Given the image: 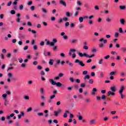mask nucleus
<instances>
[{
	"label": "nucleus",
	"instance_id": "nucleus-10",
	"mask_svg": "<svg viewBox=\"0 0 126 126\" xmlns=\"http://www.w3.org/2000/svg\"><path fill=\"white\" fill-rule=\"evenodd\" d=\"M120 22L121 25H125L126 20H125L124 19H120Z\"/></svg>",
	"mask_w": 126,
	"mask_h": 126
},
{
	"label": "nucleus",
	"instance_id": "nucleus-39",
	"mask_svg": "<svg viewBox=\"0 0 126 126\" xmlns=\"http://www.w3.org/2000/svg\"><path fill=\"white\" fill-rule=\"evenodd\" d=\"M40 111V109H38V108H36V109H34L33 110V112L34 113H37V112H39Z\"/></svg>",
	"mask_w": 126,
	"mask_h": 126
},
{
	"label": "nucleus",
	"instance_id": "nucleus-19",
	"mask_svg": "<svg viewBox=\"0 0 126 126\" xmlns=\"http://www.w3.org/2000/svg\"><path fill=\"white\" fill-rule=\"evenodd\" d=\"M68 113H69V111H66V113L63 115V118H67V114H68Z\"/></svg>",
	"mask_w": 126,
	"mask_h": 126
},
{
	"label": "nucleus",
	"instance_id": "nucleus-9",
	"mask_svg": "<svg viewBox=\"0 0 126 126\" xmlns=\"http://www.w3.org/2000/svg\"><path fill=\"white\" fill-rule=\"evenodd\" d=\"M110 90L112 92H116V91H117V88L116 87V86H113L110 87Z\"/></svg>",
	"mask_w": 126,
	"mask_h": 126
},
{
	"label": "nucleus",
	"instance_id": "nucleus-8",
	"mask_svg": "<svg viewBox=\"0 0 126 126\" xmlns=\"http://www.w3.org/2000/svg\"><path fill=\"white\" fill-rule=\"evenodd\" d=\"M96 92H97V89L96 88H93L91 92L92 95H93V96H94V95L96 94Z\"/></svg>",
	"mask_w": 126,
	"mask_h": 126
},
{
	"label": "nucleus",
	"instance_id": "nucleus-50",
	"mask_svg": "<svg viewBox=\"0 0 126 126\" xmlns=\"http://www.w3.org/2000/svg\"><path fill=\"white\" fill-rule=\"evenodd\" d=\"M119 32L120 33H123V29L122 28H120L119 30Z\"/></svg>",
	"mask_w": 126,
	"mask_h": 126
},
{
	"label": "nucleus",
	"instance_id": "nucleus-30",
	"mask_svg": "<svg viewBox=\"0 0 126 126\" xmlns=\"http://www.w3.org/2000/svg\"><path fill=\"white\" fill-rule=\"evenodd\" d=\"M24 98L25 99V100H29V99H30V98L29 97V96L28 95H25L24 96Z\"/></svg>",
	"mask_w": 126,
	"mask_h": 126
},
{
	"label": "nucleus",
	"instance_id": "nucleus-46",
	"mask_svg": "<svg viewBox=\"0 0 126 126\" xmlns=\"http://www.w3.org/2000/svg\"><path fill=\"white\" fill-rule=\"evenodd\" d=\"M83 48L84 50H88L89 49L88 46H87V45H84Z\"/></svg>",
	"mask_w": 126,
	"mask_h": 126
},
{
	"label": "nucleus",
	"instance_id": "nucleus-28",
	"mask_svg": "<svg viewBox=\"0 0 126 126\" xmlns=\"http://www.w3.org/2000/svg\"><path fill=\"white\" fill-rule=\"evenodd\" d=\"M91 51H92V53H96L97 52V49H96V48H92L91 49Z\"/></svg>",
	"mask_w": 126,
	"mask_h": 126
},
{
	"label": "nucleus",
	"instance_id": "nucleus-37",
	"mask_svg": "<svg viewBox=\"0 0 126 126\" xmlns=\"http://www.w3.org/2000/svg\"><path fill=\"white\" fill-rule=\"evenodd\" d=\"M51 3L52 4H54V5H57V1H55V0H52V1H51Z\"/></svg>",
	"mask_w": 126,
	"mask_h": 126
},
{
	"label": "nucleus",
	"instance_id": "nucleus-27",
	"mask_svg": "<svg viewBox=\"0 0 126 126\" xmlns=\"http://www.w3.org/2000/svg\"><path fill=\"white\" fill-rule=\"evenodd\" d=\"M33 49L34 51H37V50H38V46H37V45H34L33 46Z\"/></svg>",
	"mask_w": 126,
	"mask_h": 126
},
{
	"label": "nucleus",
	"instance_id": "nucleus-64",
	"mask_svg": "<svg viewBox=\"0 0 126 126\" xmlns=\"http://www.w3.org/2000/svg\"><path fill=\"white\" fill-rule=\"evenodd\" d=\"M91 76L94 77L95 76V72H92L91 73Z\"/></svg>",
	"mask_w": 126,
	"mask_h": 126
},
{
	"label": "nucleus",
	"instance_id": "nucleus-13",
	"mask_svg": "<svg viewBox=\"0 0 126 126\" xmlns=\"http://www.w3.org/2000/svg\"><path fill=\"white\" fill-rule=\"evenodd\" d=\"M21 115H18V120H20L21 119V117L24 116V112H21Z\"/></svg>",
	"mask_w": 126,
	"mask_h": 126
},
{
	"label": "nucleus",
	"instance_id": "nucleus-63",
	"mask_svg": "<svg viewBox=\"0 0 126 126\" xmlns=\"http://www.w3.org/2000/svg\"><path fill=\"white\" fill-rule=\"evenodd\" d=\"M100 48H104V44L103 43H100L99 45Z\"/></svg>",
	"mask_w": 126,
	"mask_h": 126
},
{
	"label": "nucleus",
	"instance_id": "nucleus-32",
	"mask_svg": "<svg viewBox=\"0 0 126 126\" xmlns=\"http://www.w3.org/2000/svg\"><path fill=\"white\" fill-rule=\"evenodd\" d=\"M59 114H60V113H59L58 112L55 111L54 112V116H55V117H58V116H59Z\"/></svg>",
	"mask_w": 126,
	"mask_h": 126
},
{
	"label": "nucleus",
	"instance_id": "nucleus-21",
	"mask_svg": "<svg viewBox=\"0 0 126 126\" xmlns=\"http://www.w3.org/2000/svg\"><path fill=\"white\" fill-rule=\"evenodd\" d=\"M83 17H80L79 18V21L80 22V23H82V22H83Z\"/></svg>",
	"mask_w": 126,
	"mask_h": 126
},
{
	"label": "nucleus",
	"instance_id": "nucleus-5",
	"mask_svg": "<svg viewBox=\"0 0 126 126\" xmlns=\"http://www.w3.org/2000/svg\"><path fill=\"white\" fill-rule=\"evenodd\" d=\"M75 63H78L79 65H81V66H85V64L83 63V62L78 60L76 59L75 61Z\"/></svg>",
	"mask_w": 126,
	"mask_h": 126
},
{
	"label": "nucleus",
	"instance_id": "nucleus-62",
	"mask_svg": "<svg viewBox=\"0 0 126 126\" xmlns=\"http://www.w3.org/2000/svg\"><path fill=\"white\" fill-rule=\"evenodd\" d=\"M77 4H78V5L80 6L81 5L82 3L81 2H80V1H77Z\"/></svg>",
	"mask_w": 126,
	"mask_h": 126
},
{
	"label": "nucleus",
	"instance_id": "nucleus-58",
	"mask_svg": "<svg viewBox=\"0 0 126 126\" xmlns=\"http://www.w3.org/2000/svg\"><path fill=\"white\" fill-rule=\"evenodd\" d=\"M32 63L33 65H37V64H38V62L37 61H34Z\"/></svg>",
	"mask_w": 126,
	"mask_h": 126
},
{
	"label": "nucleus",
	"instance_id": "nucleus-52",
	"mask_svg": "<svg viewBox=\"0 0 126 126\" xmlns=\"http://www.w3.org/2000/svg\"><path fill=\"white\" fill-rule=\"evenodd\" d=\"M117 61H120L121 60V57L120 56H117L116 57Z\"/></svg>",
	"mask_w": 126,
	"mask_h": 126
},
{
	"label": "nucleus",
	"instance_id": "nucleus-17",
	"mask_svg": "<svg viewBox=\"0 0 126 126\" xmlns=\"http://www.w3.org/2000/svg\"><path fill=\"white\" fill-rule=\"evenodd\" d=\"M49 63L50 65H53L54 64V60L50 59L49 60Z\"/></svg>",
	"mask_w": 126,
	"mask_h": 126
},
{
	"label": "nucleus",
	"instance_id": "nucleus-36",
	"mask_svg": "<svg viewBox=\"0 0 126 126\" xmlns=\"http://www.w3.org/2000/svg\"><path fill=\"white\" fill-rule=\"evenodd\" d=\"M18 61L20 63H23V59L22 58H19Z\"/></svg>",
	"mask_w": 126,
	"mask_h": 126
},
{
	"label": "nucleus",
	"instance_id": "nucleus-60",
	"mask_svg": "<svg viewBox=\"0 0 126 126\" xmlns=\"http://www.w3.org/2000/svg\"><path fill=\"white\" fill-rule=\"evenodd\" d=\"M33 3L32 1H29L28 3V5H31Z\"/></svg>",
	"mask_w": 126,
	"mask_h": 126
},
{
	"label": "nucleus",
	"instance_id": "nucleus-18",
	"mask_svg": "<svg viewBox=\"0 0 126 126\" xmlns=\"http://www.w3.org/2000/svg\"><path fill=\"white\" fill-rule=\"evenodd\" d=\"M40 93L41 94H44L45 93V90H44L43 88H41L40 89Z\"/></svg>",
	"mask_w": 126,
	"mask_h": 126
},
{
	"label": "nucleus",
	"instance_id": "nucleus-2",
	"mask_svg": "<svg viewBox=\"0 0 126 126\" xmlns=\"http://www.w3.org/2000/svg\"><path fill=\"white\" fill-rule=\"evenodd\" d=\"M49 82H50L52 85H56L58 87H61L63 86V84L61 83V82H58L57 83L56 81H54L53 79H50Z\"/></svg>",
	"mask_w": 126,
	"mask_h": 126
},
{
	"label": "nucleus",
	"instance_id": "nucleus-44",
	"mask_svg": "<svg viewBox=\"0 0 126 126\" xmlns=\"http://www.w3.org/2000/svg\"><path fill=\"white\" fill-rule=\"evenodd\" d=\"M101 99L102 100H105V99H106V95H105L104 94H102L101 95Z\"/></svg>",
	"mask_w": 126,
	"mask_h": 126
},
{
	"label": "nucleus",
	"instance_id": "nucleus-55",
	"mask_svg": "<svg viewBox=\"0 0 126 126\" xmlns=\"http://www.w3.org/2000/svg\"><path fill=\"white\" fill-rule=\"evenodd\" d=\"M78 14H79V13L78 11H76L74 14V16L76 17L78 16Z\"/></svg>",
	"mask_w": 126,
	"mask_h": 126
},
{
	"label": "nucleus",
	"instance_id": "nucleus-57",
	"mask_svg": "<svg viewBox=\"0 0 126 126\" xmlns=\"http://www.w3.org/2000/svg\"><path fill=\"white\" fill-rule=\"evenodd\" d=\"M43 113H37V115L39 116V117H42V116H43Z\"/></svg>",
	"mask_w": 126,
	"mask_h": 126
},
{
	"label": "nucleus",
	"instance_id": "nucleus-41",
	"mask_svg": "<svg viewBox=\"0 0 126 126\" xmlns=\"http://www.w3.org/2000/svg\"><path fill=\"white\" fill-rule=\"evenodd\" d=\"M55 97H56V95L55 94L51 95L50 97V99L51 100H53V99H54L55 98Z\"/></svg>",
	"mask_w": 126,
	"mask_h": 126
},
{
	"label": "nucleus",
	"instance_id": "nucleus-56",
	"mask_svg": "<svg viewBox=\"0 0 126 126\" xmlns=\"http://www.w3.org/2000/svg\"><path fill=\"white\" fill-rule=\"evenodd\" d=\"M67 26H69V23L68 22L65 23V27H67Z\"/></svg>",
	"mask_w": 126,
	"mask_h": 126
},
{
	"label": "nucleus",
	"instance_id": "nucleus-6",
	"mask_svg": "<svg viewBox=\"0 0 126 126\" xmlns=\"http://www.w3.org/2000/svg\"><path fill=\"white\" fill-rule=\"evenodd\" d=\"M6 93L2 95V97L3 98V99H6V97L7 95H10V91L9 90H6L5 91Z\"/></svg>",
	"mask_w": 126,
	"mask_h": 126
},
{
	"label": "nucleus",
	"instance_id": "nucleus-15",
	"mask_svg": "<svg viewBox=\"0 0 126 126\" xmlns=\"http://www.w3.org/2000/svg\"><path fill=\"white\" fill-rule=\"evenodd\" d=\"M8 104H9V101H8L7 100V99H5L4 100V106H7V105H8Z\"/></svg>",
	"mask_w": 126,
	"mask_h": 126
},
{
	"label": "nucleus",
	"instance_id": "nucleus-45",
	"mask_svg": "<svg viewBox=\"0 0 126 126\" xmlns=\"http://www.w3.org/2000/svg\"><path fill=\"white\" fill-rule=\"evenodd\" d=\"M86 74H88V71H84L83 72V75H85Z\"/></svg>",
	"mask_w": 126,
	"mask_h": 126
},
{
	"label": "nucleus",
	"instance_id": "nucleus-14",
	"mask_svg": "<svg viewBox=\"0 0 126 126\" xmlns=\"http://www.w3.org/2000/svg\"><path fill=\"white\" fill-rule=\"evenodd\" d=\"M104 73H103L102 72H100L99 73V78H103V77H104Z\"/></svg>",
	"mask_w": 126,
	"mask_h": 126
},
{
	"label": "nucleus",
	"instance_id": "nucleus-1",
	"mask_svg": "<svg viewBox=\"0 0 126 126\" xmlns=\"http://www.w3.org/2000/svg\"><path fill=\"white\" fill-rule=\"evenodd\" d=\"M45 42H46V45L49 46L50 45L51 47H54L55 46V44L58 42L57 39L53 38L52 40V42H50V41L48 40L47 39H45Z\"/></svg>",
	"mask_w": 126,
	"mask_h": 126
},
{
	"label": "nucleus",
	"instance_id": "nucleus-42",
	"mask_svg": "<svg viewBox=\"0 0 126 126\" xmlns=\"http://www.w3.org/2000/svg\"><path fill=\"white\" fill-rule=\"evenodd\" d=\"M122 50L123 52V53H126V47H123L122 48Z\"/></svg>",
	"mask_w": 126,
	"mask_h": 126
},
{
	"label": "nucleus",
	"instance_id": "nucleus-3",
	"mask_svg": "<svg viewBox=\"0 0 126 126\" xmlns=\"http://www.w3.org/2000/svg\"><path fill=\"white\" fill-rule=\"evenodd\" d=\"M78 55L79 57H81V58H82L83 57H86V58H89V59H91V58H93V57H95L94 54H93L91 56H90L88 54H86V53L82 54V53H81V52L79 53Z\"/></svg>",
	"mask_w": 126,
	"mask_h": 126
},
{
	"label": "nucleus",
	"instance_id": "nucleus-20",
	"mask_svg": "<svg viewBox=\"0 0 126 126\" xmlns=\"http://www.w3.org/2000/svg\"><path fill=\"white\" fill-rule=\"evenodd\" d=\"M90 79V76H89V75H87L85 76V77H84V80H86V79Z\"/></svg>",
	"mask_w": 126,
	"mask_h": 126
},
{
	"label": "nucleus",
	"instance_id": "nucleus-54",
	"mask_svg": "<svg viewBox=\"0 0 126 126\" xmlns=\"http://www.w3.org/2000/svg\"><path fill=\"white\" fill-rule=\"evenodd\" d=\"M11 14H15V11L14 10H12L10 11Z\"/></svg>",
	"mask_w": 126,
	"mask_h": 126
},
{
	"label": "nucleus",
	"instance_id": "nucleus-22",
	"mask_svg": "<svg viewBox=\"0 0 126 126\" xmlns=\"http://www.w3.org/2000/svg\"><path fill=\"white\" fill-rule=\"evenodd\" d=\"M120 9H122V10H125L126 9V6L125 5H120Z\"/></svg>",
	"mask_w": 126,
	"mask_h": 126
},
{
	"label": "nucleus",
	"instance_id": "nucleus-16",
	"mask_svg": "<svg viewBox=\"0 0 126 126\" xmlns=\"http://www.w3.org/2000/svg\"><path fill=\"white\" fill-rule=\"evenodd\" d=\"M77 42V39H73L71 40V43L72 44H75V43Z\"/></svg>",
	"mask_w": 126,
	"mask_h": 126
},
{
	"label": "nucleus",
	"instance_id": "nucleus-61",
	"mask_svg": "<svg viewBox=\"0 0 126 126\" xmlns=\"http://www.w3.org/2000/svg\"><path fill=\"white\" fill-rule=\"evenodd\" d=\"M42 11H43V12H44V13H47V12H48L47 10H46V9H45V8H43L42 9Z\"/></svg>",
	"mask_w": 126,
	"mask_h": 126
},
{
	"label": "nucleus",
	"instance_id": "nucleus-59",
	"mask_svg": "<svg viewBox=\"0 0 126 126\" xmlns=\"http://www.w3.org/2000/svg\"><path fill=\"white\" fill-rule=\"evenodd\" d=\"M23 5H20V6H19V9L20 10H22V9H23Z\"/></svg>",
	"mask_w": 126,
	"mask_h": 126
},
{
	"label": "nucleus",
	"instance_id": "nucleus-34",
	"mask_svg": "<svg viewBox=\"0 0 126 126\" xmlns=\"http://www.w3.org/2000/svg\"><path fill=\"white\" fill-rule=\"evenodd\" d=\"M86 84L85 83H82L80 85L81 87H82V88H84V87H85Z\"/></svg>",
	"mask_w": 126,
	"mask_h": 126
},
{
	"label": "nucleus",
	"instance_id": "nucleus-4",
	"mask_svg": "<svg viewBox=\"0 0 126 126\" xmlns=\"http://www.w3.org/2000/svg\"><path fill=\"white\" fill-rule=\"evenodd\" d=\"M7 76L8 78L7 79V82L9 83L11 82L10 78H12V77H13V74H12V73L11 72H9L7 73Z\"/></svg>",
	"mask_w": 126,
	"mask_h": 126
},
{
	"label": "nucleus",
	"instance_id": "nucleus-40",
	"mask_svg": "<svg viewBox=\"0 0 126 126\" xmlns=\"http://www.w3.org/2000/svg\"><path fill=\"white\" fill-rule=\"evenodd\" d=\"M1 121L2 122H4L5 121V117L4 116H2L1 117Z\"/></svg>",
	"mask_w": 126,
	"mask_h": 126
},
{
	"label": "nucleus",
	"instance_id": "nucleus-33",
	"mask_svg": "<svg viewBox=\"0 0 126 126\" xmlns=\"http://www.w3.org/2000/svg\"><path fill=\"white\" fill-rule=\"evenodd\" d=\"M77 117L78 118V120L79 121H81V120H82V119H83V117L81 115L77 116Z\"/></svg>",
	"mask_w": 126,
	"mask_h": 126
},
{
	"label": "nucleus",
	"instance_id": "nucleus-47",
	"mask_svg": "<svg viewBox=\"0 0 126 126\" xmlns=\"http://www.w3.org/2000/svg\"><path fill=\"white\" fill-rule=\"evenodd\" d=\"M105 37L107 39H110V38H111V35L110 34H106L105 35Z\"/></svg>",
	"mask_w": 126,
	"mask_h": 126
},
{
	"label": "nucleus",
	"instance_id": "nucleus-26",
	"mask_svg": "<svg viewBox=\"0 0 126 126\" xmlns=\"http://www.w3.org/2000/svg\"><path fill=\"white\" fill-rule=\"evenodd\" d=\"M95 120H91L90 122V124L91 125H94V124H95Z\"/></svg>",
	"mask_w": 126,
	"mask_h": 126
},
{
	"label": "nucleus",
	"instance_id": "nucleus-48",
	"mask_svg": "<svg viewBox=\"0 0 126 126\" xmlns=\"http://www.w3.org/2000/svg\"><path fill=\"white\" fill-rule=\"evenodd\" d=\"M63 21H68V18H67V17H64L63 18Z\"/></svg>",
	"mask_w": 126,
	"mask_h": 126
},
{
	"label": "nucleus",
	"instance_id": "nucleus-35",
	"mask_svg": "<svg viewBox=\"0 0 126 126\" xmlns=\"http://www.w3.org/2000/svg\"><path fill=\"white\" fill-rule=\"evenodd\" d=\"M26 19L29 20V19H30V16L28 14L26 15Z\"/></svg>",
	"mask_w": 126,
	"mask_h": 126
},
{
	"label": "nucleus",
	"instance_id": "nucleus-38",
	"mask_svg": "<svg viewBox=\"0 0 126 126\" xmlns=\"http://www.w3.org/2000/svg\"><path fill=\"white\" fill-rule=\"evenodd\" d=\"M66 16H67V17H70V13H69V12H66Z\"/></svg>",
	"mask_w": 126,
	"mask_h": 126
},
{
	"label": "nucleus",
	"instance_id": "nucleus-51",
	"mask_svg": "<svg viewBox=\"0 0 126 126\" xmlns=\"http://www.w3.org/2000/svg\"><path fill=\"white\" fill-rule=\"evenodd\" d=\"M45 42L43 41H41L40 43V46H44Z\"/></svg>",
	"mask_w": 126,
	"mask_h": 126
},
{
	"label": "nucleus",
	"instance_id": "nucleus-53",
	"mask_svg": "<svg viewBox=\"0 0 126 126\" xmlns=\"http://www.w3.org/2000/svg\"><path fill=\"white\" fill-rule=\"evenodd\" d=\"M13 67H10L9 68H8V69H7V71L8 72L9 71V70H11V69H13Z\"/></svg>",
	"mask_w": 126,
	"mask_h": 126
},
{
	"label": "nucleus",
	"instance_id": "nucleus-29",
	"mask_svg": "<svg viewBox=\"0 0 126 126\" xmlns=\"http://www.w3.org/2000/svg\"><path fill=\"white\" fill-rule=\"evenodd\" d=\"M116 73H117V72L112 71L110 73L109 75L112 76V75H114V74H116Z\"/></svg>",
	"mask_w": 126,
	"mask_h": 126
},
{
	"label": "nucleus",
	"instance_id": "nucleus-12",
	"mask_svg": "<svg viewBox=\"0 0 126 126\" xmlns=\"http://www.w3.org/2000/svg\"><path fill=\"white\" fill-rule=\"evenodd\" d=\"M125 89V86H122L119 92V94H122L124 92V90Z\"/></svg>",
	"mask_w": 126,
	"mask_h": 126
},
{
	"label": "nucleus",
	"instance_id": "nucleus-43",
	"mask_svg": "<svg viewBox=\"0 0 126 126\" xmlns=\"http://www.w3.org/2000/svg\"><path fill=\"white\" fill-rule=\"evenodd\" d=\"M12 3V1H10L7 4V6H10Z\"/></svg>",
	"mask_w": 126,
	"mask_h": 126
},
{
	"label": "nucleus",
	"instance_id": "nucleus-23",
	"mask_svg": "<svg viewBox=\"0 0 126 126\" xmlns=\"http://www.w3.org/2000/svg\"><path fill=\"white\" fill-rule=\"evenodd\" d=\"M119 36H120V33H119V32H115L114 33V37L115 38H118Z\"/></svg>",
	"mask_w": 126,
	"mask_h": 126
},
{
	"label": "nucleus",
	"instance_id": "nucleus-24",
	"mask_svg": "<svg viewBox=\"0 0 126 126\" xmlns=\"http://www.w3.org/2000/svg\"><path fill=\"white\" fill-rule=\"evenodd\" d=\"M104 61V59H100L98 61L99 64H102L103 63V61Z\"/></svg>",
	"mask_w": 126,
	"mask_h": 126
},
{
	"label": "nucleus",
	"instance_id": "nucleus-31",
	"mask_svg": "<svg viewBox=\"0 0 126 126\" xmlns=\"http://www.w3.org/2000/svg\"><path fill=\"white\" fill-rule=\"evenodd\" d=\"M32 111V107H29L27 110V112H28V113H29V112H31Z\"/></svg>",
	"mask_w": 126,
	"mask_h": 126
},
{
	"label": "nucleus",
	"instance_id": "nucleus-25",
	"mask_svg": "<svg viewBox=\"0 0 126 126\" xmlns=\"http://www.w3.org/2000/svg\"><path fill=\"white\" fill-rule=\"evenodd\" d=\"M89 83H90V84H93V83H94V80H93L92 79H90L89 81Z\"/></svg>",
	"mask_w": 126,
	"mask_h": 126
},
{
	"label": "nucleus",
	"instance_id": "nucleus-49",
	"mask_svg": "<svg viewBox=\"0 0 126 126\" xmlns=\"http://www.w3.org/2000/svg\"><path fill=\"white\" fill-rule=\"evenodd\" d=\"M74 26H75V25H74L73 23H71L70 25V27H71V28H73V27H74Z\"/></svg>",
	"mask_w": 126,
	"mask_h": 126
},
{
	"label": "nucleus",
	"instance_id": "nucleus-11",
	"mask_svg": "<svg viewBox=\"0 0 126 126\" xmlns=\"http://www.w3.org/2000/svg\"><path fill=\"white\" fill-rule=\"evenodd\" d=\"M107 94H108V96H110L111 95H112V96H115V93L111 91H108L107 93Z\"/></svg>",
	"mask_w": 126,
	"mask_h": 126
},
{
	"label": "nucleus",
	"instance_id": "nucleus-7",
	"mask_svg": "<svg viewBox=\"0 0 126 126\" xmlns=\"http://www.w3.org/2000/svg\"><path fill=\"white\" fill-rule=\"evenodd\" d=\"M59 3L60 4H62V5H63V6H64L65 7H66V3L65 2V1L63 0H60L59 1Z\"/></svg>",
	"mask_w": 126,
	"mask_h": 126
}]
</instances>
